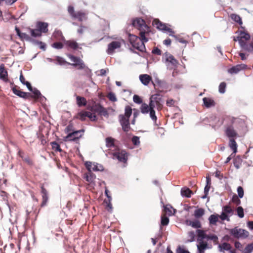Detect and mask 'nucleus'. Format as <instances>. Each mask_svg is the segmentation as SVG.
I'll list each match as a JSON object with an SVG mask.
<instances>
[{"instance_id":"obj_1","label":"nucleus","mask_w":253,"mask_h":253,"mask_svg":"<svg viewBox=\"0 0 253 253\" xmlns=\"http://www.w3.org/2000/svg\"><path fill=\"white\" fill-rule=\"evenodd\" d=\"M132 24L139 31L140 37L129 34V42L133 47L141 52H144L146 50L144 43L148 41V37L151 32L150 28L146 24L145 20L141 18L133 19Z\"/></svg>"},{"instance_id":"obj_2","label":"nucleus","mask_w":253,"mask_h":253,"mask_svg":"<svg viewBox=\"0 0 253 253\" xmlns=\"http://www.w3.org/2000/svg\"><path fill=\"white\" fill-rule=\"evenodd\" d=\"M67 56L71 61L73 62V63L68 62L62 57L58 56L55 57V61L57 62V63L60 65H64L65 64L70 65L76 67L78 70H82L86 68L85 64L80 57L74 56L71 54H68Z\"/></svg>"},{"instance_id":"obj_3","label":"nucleus","mask_w":253,"mask_h":253,"mask_svg":"<svg viewBox=\"0 0 253 253\" xmlns=\"http://www.w3.org/2000/svg\"><path fill=\"white\" fill-rule=\"evenodd\" d=\"M132 114L131 108L127 105L125 107V115L119 116V122L122 127V129L125 132H127L130 129L129 118Z\"/></svg>"},{"instance_id":"obj_4","label":"nucleus","mask_w":253,"mask_h":253,"mask_svg":"<svg viewBox=\"0 0 253 253\" xmlns=\"http://www.w3.org/2000/svg\"><path fill=\"white\" fill-rule=\"evenodd\" d=\"M163 99L162 96L159 93L152 95L150 98L149 103L154 109L156 108L158 111H160L163 107Z\"/></svg>"},{"instance_id":"obj_5","label":"nucleus","mask_w":253,"mask_h":253,"mask_svg":"<svg viewBox=\"0 0 253 253\" xmlns=\"http://www.w3.org/2000/svg\"><path fill=\"white\" fill-rule=\"evenodd\" d=\"M140 110L142 114H145L149 113L150 117L151 119L156 123L157 120V117L155 114V111L153 109L150 103L149 104L146 103H142Z\"/></svg>"},{"instance_id":"obj_6","label":"nucleus","mask_w":253,"mask_h":253,"mask_svg":"<svg viewBox=\"0 0 253 253\" xmlns=\"http://www.w3.org/2000/svg\"><path fill=\"white\" fill-rule=\"evenodd\" d=\"M164 58L168 69L175 70L177 68L178 61L171 54L166 52L165 54Z\"/></svg>"},{"instance_id":"obj_7","label":"nucleus","mask_w":253,"mask_h":253,"mask_svg":"<svg viewBox=\"0 0 253 253\" xmlns=\"http://www.w3.org/2000/svg\"><path fill=\"white\" fill-rule=\"evenodd\" d=\"M234 41H238L241 47L243 50L249 53H253V37L252 41L250 43H247L244 40H242L240 35L234 38Z\"/></svg>"},{"instance_id":"obj_8","label":"nucleus","mask_w":253,"mask_h":253,"mask_svg":"<svg viewBox=\"0 0 253 253\" xmlns=\"http://www.w3.org/2000/svg\"><path fill=\"white\" fill-rule=\"evenodd\" d=\"M229 232L231 236L237 239H245L247 238L249 235L247 231L241 228H239L238 227L229 229Z\"/></svg>"},{"instance_id":"obj_9","label":"nucleus","mask_w":253,"mask_h":253,"mask_svg":"<svg viewBox=\"0 0 253 253\" xmlns=\"http://www.w3.org/2000/svg\"><path fill=\"white\" fill-rule=\"evenodd\" d=\"M113 158L117 159L119 162L124 163H126L127 161L128 154L126 150L117 148L113 153Z\"/></svg>"},{"instance_id":"obj_10","label":"nucleus","mask_w":253,"mask_h":253,"mask_svg":"<svg viewBox=\"0 0 253 253\" xmlns=\"http://www.w3.org/2000/svg\"><path fill=\"white\" fill-rule=\"evenodd\" d=\"M86 117L88 118L91 121H96L97 120V117L95 114L84 110L79 112L75 117L76 119H79L82 121H85Z\"/></svg>"},{"instance_id":"obj_11","label":"nucleus","mask_w":253,"mask_h":253,"mask_svg":"<svg viewBox=\"0 0 253 253\" xmlns=\"http://www.w3.org/2000/svg\"><path fill=\"white\" fill-rule=\"evenodd\" d=\"M84 130L83 129L75 130L74 131L72 132L71 133H69L66 136H65L64 138V140L65 141H76L78 140L80 138H81L83 135V133L84 132Z\"/></svg>"},{"instance_id":"obj_12","label":"nucleus","mask_w":253,"mask_h":253,"mask_svg":"<svg viewBox=\"0 0 253 253\" xmlns=\"http://www.w3.org/2000/svg\"><path fill=\"white\" fill-rule=\"evenodd\" d=\"M152 25L160 30L173 33L171 29L168 27L166 24L162 23L158 19H154L152 22Z\"/></svg>"},{"instance_id":"obj_13","label":"nucleus","mask_w":253,"mask_h":253,"mask_svg":"<svg viewBox=\"0 0 253 253\" xmlns=\"http://www.w3.org/2000/svg\"><path fill=\"white\" fill-rule=\"evenodd\" d=\"M122 43L120 41H115L110 42L108 45V48L106 50L108 54L111 55L114 53L115 50L120 48L121 46Z\"/></svg>"},{"instance_id":"obj_14","label":"nucleus","mask_w":253,"mask_h":253,"mask_svg":"<svg viewBox=\"0 0 253 253\" xmlns=\"http://www.w3.org/2000/svg\"><path fill=\"white\" fill-rule=\"evenodd\" d=\"M90 110L91 112L98 113L99 114L104 116L108 115V112L106 109L100 104L92 106Z\"/></svg>"},{"instance_id":"obj_15","label":"nucleus","mask_w":253,"mask_h":253,"mask_svg":"<svg viewBox=\"0 0 253 253\" xmlns=\"http://www.w3.org/2000/svg\"><path fill=\"white\" fill-rule=\"evenodd\" d=\"M19 87L17 85H14L12 88V90L13 92L16 95L20 97H21L24 99H28L29 98V95H30V93L22 91V90L19 89Z\"/></svg>"},{"instance_id":"obj_16","label":"nucleus","mask_w":253,"mask_h":253,"mask_svg":"<svg viewBox=\"0 0 253 253\" xmlns=\"http://www.w3.org/2000/svg\"><path fill=\"white\" fill-rule=\"evenodd\" d=\"M0 79L5 83L9 81L8 72L3 64H1L0 65Z\"/></svg>"},{"instance_id":"obj_17","label":"nucleus","mask_w":253,"mask_h":253,"mask_svg":"<svg viewBox=\"0 0 253 253\" xmlns=\"http://www.w3.org/2000/svg\"><path fill=\"white\" fill-rule=\"evenodd\" d=\"M247 68V65L246 64H239L236 66H233L232 68L228 69V71L229 73L237 74L242 70L245 69Z\"/></svg>"},{"instance_id":"obj_18","label":"nucleus","mask_w":253,"mask_h":253,"mask_svg":"<svg viewBox=\"0 0 253 253\" xmlns=\"http://www.w3.org/2000/svg\"><path fill=\"white\" fill-rule=\"evenodd\" d=\"M83 178L88 182L89 184H94L95 175L92 172L88 171L84 173Z\"/></svg>"},{"instance_id":"obj_19","label":"nucleus","mask_w":253,"mask_h":253,"mask_svg":"<svg viewBox=\"0 0 253 253\" xmlns=\"http://www.w3.org/2000/svg\"><path fill=\"white\" fill-rule=\"evenodd\" d=\"M41 193L42 194V202L41 204V207H43L46 205V203L48 201V197L47 190L44 188V186L42 185L41 186Z\"/></svg>"},{"instance_id":"obj_20","label":"nucleus","mask_w":253,"mask_h":253,"mask_svg":"<svg viewBox=\"0 0 253 253\" xmlns=\"http://www.w3.org/2000/svg\"><path fill=\"white\" fill-rule=\"evenodd\" d=\"M139 79L145 85H147L152 81V77L147 74L140 75L139 76Z\"/></svg>"},{"instance_id":"obj_21","label":"nucleus","mask_w":253,"mask_h":253,"mask_svg":"<svg viewBox=\"0 0 253 253\" xmlns=\"http://www.w3.org/2000/svg\"><path fill=\"white\" fill-rule=\"evenodd\" d=\"M48 24L42 22H39L37 24V28L40 30L41 32L46 33L48 31Z\"/></svg>"},{"instance_id":"obj_22","label":"nucleus","mask_w":253,"mask_h":253,"mask_svg":"<svg viewBox=\"0 0 253 253\" xmlns=\"http://www.w3.org/2000/svg\"><path fill=\"white\" fill-rule=\"evenodd\" d=\"M85 166L88 170V171L92 172V171L99 170L97 165L90 162H86L85 163Z\"/></svg>"},{"instance_id":"obj_23","label":"nucleus","mask_w":253,"mask_h":253,"mask_svg":"<svg viewBox=\"0 0 253 253\" xmlns=\"http://www.w3.org/2000/svg\"><path fill=\"white\" fill-rule=\"evenodd\" d=\"M226 134L227 136L230 138H233L237 135V132L234 130L233 127L231 126H229L226 129Z\"/></svg>"},{"instance_id":"obj_24","label":"nucleus","mask_w":253,"mask_h":253,"mask_svg":"<svg viewBox=\"0 0 253 253\" xmlns=\"http://www.w3.org/2000/svg\"><path fill=\"white\" fill-rule=\"evenodd\" d=\"M203 102H204L205 106L207 108H210L211 107H213V106H214L215 105V103L214 101L210 98L204 97L203 99Z\"/></svg>"},{"instance_id":"obj_25","label":"nucleus","mask_w":253,"mask_h":253,"mask_svg":"<svg viewBox=\"0 0 253 253\" xmlns=\"http://www.w3.org/2000/svg\"><path fill=\"white\" fill-rule=\"evenodd\" d=\"M230 17L231 19L235 21L236 23L238 24L240 26H241V28H243L242 25L243 24V22L241 17L238 14L232 13L230 14Z\"/></svg>"},{"instance_id":"obj_26","label":"nucleus","mask_w":253,"mask_h":253,"mask_svg":"<svg viewBox=\"0 0 253 253\" xmlns=\"http://www.w3.org/2000/svg\"><path fill=\"white\" fill-rule=\"evenodd\" d=\"M73 18L77 19L80 21H83L86 18L85 13L82 11L76 12Z\"/></svg>"},{"instance_id":"obj_27","label":"nucleus","mask_w":253,"mask_h":253,"mask_svg":"<svg viewBox=\"0 0 253 253\" xmlns=\"http://www.w3.org/2000/svg\"><path fill=\"white\" fill-rule=\"evenodd\" d=\"M196 233L197 234L198 241H203L204 239H207L208 235L205 233V231L203 230L197 229L196 230Z\"/></svg>"},{"instance_id":"obj_28","label":"nucleus","mask_w":253,"mask_h":253,"mask_svg":"<svg viewBox=\"0 0 253 253\" xmlns=\"http://www.w3.org/2000/svg\"><path fill=\"white\" fill-rule=\"evenodd\" d=\"M77 104L79 107L84 106L86 105L87 101L86 99L84 97L77 96L76 97Z\"/></svg>"},{"instance_id":"obj_29","label":"nucleus","mask_w":253,"mask_h":253,"mask_svg":"<svg viewBox=\"0 0 253 253\" xmlns=\"http://www.w3.org/2000/svg\"><path fill=\"white\" fill-rule=\"evenodd\" d=\"M192 193V191L188 188H183L181 190V195L187 198H190Z\"/></svg>"},{"instance_id":"obj_30","label":"nucleus","mask_w":253,"mask_h":253,"mask_svg":"<svg viewBox=\"0 0 253 253\" xmlns=\"http://www.w3.org/2000/svg\"><path fill=\"white\" fill-rule=\"evenodd\" d=\"M19 80L22 84L26 85L27 86V88H28V89L30 91L32 90V87L30 83L29 82L25 81V79L24 77L23 76V75H22V72H21V74H20Z\"/></svg>"},{"instance_id":"obj_31","label":"nucleus","mask_w":253,"mask_h":253,"mask_svg":"<svg viewBox=\"0 0 253 253\" xmlns=\"http://www.w3.org/2000/svg\"><path fill=\"white\" fill-rule=\"evenodd\" d=\"M66 45L73 49H77L78 48V43L74 41H68L65 43Z\"/></svg>"},{"instance_id":"obj_32","label":"nucleus","mask_w":253,"mask_h":253,"mask_svg":"<svg viewBox=\"0 0 253 253\" xmlns=\"http://www.w3.org/2000/svg\"><path fill=\"white\" fill-rule=\"evenodd\" d=\"M219 215L217 214H211L209 218V222L211 224L216 225L218 221Z\"/></svg>"},{"instance_id":"obj_33","label":"nucleus","mask_w":253,"mask_h":253,"mask_svg":"<svg viewBox=\"0 0 253 253\" xmlns=\"http://www.w3.org/2000/svg\"><path fill=\"white\" fill-rule=\"evenodd\" d=\"M115 139L111 137H108L105 139L106 146L108 148L115 147Z\"/></svg>"},{"instance_id":"obj_34","label":"nucleus","mask_w":253,"mask_h":253,"mask_svg":"<svg viewBox=\"0 0 253 253\" xmlns=\"http://www.w3.org/2000/svg\"><path fill=\"white\" fill-rule=\"evenodd\" d=\"M33 92V94L30 93V95H29V97L33 98L35 99H38L41 97L42 94L39 90H38L36 88L33 89L31 91Z\"/></svg>"},{"instance_id":"obj_35","label":"nucleus","mask_w":253,"mask_h":253,"mask_svg":"<svg viewBox=\"0 0 253 253\" xmlns=\"http://www.w3.org/2000/svg\"><path fill=\"white\" fill-rule=\"evenodd\" d=\"M229 145L233 153H236L237 151V145L234 139L231 138L230 139Z\"/></svg>"},{"instance_id":"obj_36","label":"nucleus","mask_w":253,"mask_h":253,"mask_svg":"<svg viewBox=\"0 0 253 253\" xmlns=\"http://www.w3.org/2000/svg\"><path fill=\"white\" fill-rule=\"evenodd\" d=\"M220 249L219 250L220 252L223 251H230L231 249V246L230 244L227 243H223L221 245H219L218 246Z\"/></svg>"},{"instance_id":"obj_37","label":"nucleus","mask_w":253,"mask_h":253,"mask_svg":"<svg viewBox=\"0 0 253 253\" xmlns=\"http://www.w3.org/2000/svg\"><path fill=\"white\" fill-rule=\"evenodd\" d=\"M52 37L56 40H61L64 38L62 32L60 30L55 31Z\"/></svg>"},{"instance_id":"obj_38","label":"nucleus","mask_w":253,"mask_h":253,"mask_svg":"<svg viewBox=\"0 0 253 253\" xmlns=\"http://www.w3.org/2000/svg\"><path fill=\"white\" fill-rule=\"evenodd\" d=\"M242 163V160L239 156H237L233 160L234 166L237 169L241 167Z\"/></svg>"},{"instance_id":"obj_39","label":"nucleus","mask_w":253,"mask_h":253,"mask_svg":"<svg viewBox=\"0 0 253 253\" xmlns=\"http://www.w3.org/2000/svg\"><path fill=\"white\" fill-rule=\"evenodd\" d=\"M204 213V210L203 209L200 208L195 211L194 215L196 218H198L202 217Z\"/></svg>"},{"instance_id":"obj_40","label":"nucleus","mask_w":253,"mask_h":253,"mask_svg":"<svg viewBox=\"0 0 253 253\" xmlns=\"http://www.w3.org/2000/svg\"><path fill=\"white\" fill-rule=\"evenodd\" d=\"M31 36L33 37H39L42 36V33L38 28L36 29H30Z\"/></svg>"},{"instance_id":"obj_41","label":"nucleus","mask_w":253,"mask_h":253,"mask_svg":"<svg viewBox=\"0 0 253 253\" xmlns=\"http://www.w3.org/2000/svg\"><path fill=\"white\" fill-rule=\"evenodd\" d=\"M240 35L241 37L242 40H244L245 42L250 39V35L246 32L241 31L240 32Z\"/></svg>"},{"instance_id":"obj_42","label":"nucleus","mask_w":253,"mask_h":253,"mask_svg":"<svg viewBox=\"0 0 253 253\" xmlns=\"http://www.w3.org/2000/svg\"><path fill=\"white\" fill-rule=\"evenodd\" d=\"M50 144L53 150L58 152H61L62 149L60 148V145L56 141L51 142Z\"/></svg>"},{"instance_id":"obj_43","label":"nucleus","mask_w":253,"mask_h":253,"mask_svg":"<svg viewBox=\"0 0 253 253\" xmlns=\"http://www.w3.org/2000/svg\"><path fill=\"white\" fill-rule=\"evenodd\" d=\"M172 210H175L169 205H167L165 206L164 211L166 213H168L169 215H171L172 214Z\"/></svg>"},{"instance_id":"obj_44","label":"nucleus","mask_w":253,"mask_h":253,"mask_svg":"<svg viewBox=\"0 0 253 253\" xmlns=\"http://www.w3.org/2000/svg\"><path fill=\"white\" fill-rule=\"evenodd\" d=\"M199 244L198 245V250H205L207 247V243L206 242H204L203 241H199Z\"/></svg>"},{"instance_id":"obj_45","label":"nucleus","mask_w":253,"mask_h":253,"mask_svg":"<svg viewBox=\"0 0 253 253\" xmlns=\"http://www.w3.org/2000/svg\"><path fill=\"white\" fill-rule=\"evenodd\" d=\"M189 225L191 226L193 228H199L201 227V224L198 220L194 221H190Z\"/></svg>"},{"instance_id":"obj_46","label":"nucleus","mask_w":253,"mask_h":253,"mask_svg":"<svg viewBox=\"0 0 253 253\" xmlns=\"http://www.w3.org/2000/svg\"><path fill=\"white\" fill-rule=\"evenodd\" d=\"M223 211L226 213V214H230L232 215L233 212V210L229 206H225L223 208Z\"/></svg>"},{"instance_id":"obj_47","label":"nucleus","mask_w":253,"mask_h":253,"mask_svg":"<svg viewBox=\"0 0 253 253\" xmlns=\"http://www.w3.org/2000/svg\"><path fill=\"white\" fill-rule=\"evenodd\" d=\"M107 97L112 102H115L117 100L115 93L112 92H109L107 94Z\"/></svg>"},{"instance_id":"obj_48","label":"nucleus","mask_w":253,"mask_h":253,"mask_svg":"<svg viewBox=\"0 0 253 253\" xmlns=\"http://www.w3.org/2000/svg\"><path fill=\"white\" fill-rule=\"evenodd\" d=\"M169 222V219L168 217L163 215L161 217V224L163 226H166Z\"/></svg>"},{"instance_id":"obj_49","label":"nucleus","mask_w":253,"mask_h":253,"mask_svg":"<svg viewBox=\"0 0 253 253\" xmlns=\"http://www.w3.org/2000/svg\"><path fill=\"white\" fill-rule=\"evenodd\" d=\"M237 215L240 218H243L244 216V209L242 207H238L237 208Z\"/></svg>"},{"instance_id":"obj_50","label":"nucleus","mask_w":253,"mask_h":253,"mask_svg":"<svg viewBox=\"0 0 253 253\" xmlns=\"http://www.w3.org/2000/svg\"><path fill=\"white\" fill-rule=\"evenodd\" d=\"M226 84L225 82H222L219 85V91L221 93H223L225 91Z\"/></svg>"},{"instance_id":"obj_51","label":"nucleus","mask_w":253,"mask_h":253,"mask_svg":"<svg viewBox=\"0 0 253 253\" xmlns=\"http://www.w3.org/2000/svg\"><path fill=\"white\" fill-rule=\"evenodd\" d=\"M133 101L137 104H141L143 103L142 99L140 98L139 96L138 95H134L133 97Z\"/></svg>"},{"instance_id":"obj_52","label":"nucleus","mask_w":253,"mask_h":253,"mask_svg":"<svg viewBox=\"0 0 253 253\" xmlns=\"http://www.w3.org/2000/svg\"><path fill=\"white\" fill-rule=\"evenodd\" d=\"M74 131L73 126L72 124H69L65 129V132L68 134Z\"/></svg>"},{"instance_id":"obj_53","label":"nucleus","mask_w":253,"mask_h":253,"mask_svg":"<svg viewBox=\"0 0 253 253\" xmlns=\"http://www.w3.org/2000/svg\"><path fill=\"white\" fill-rule=\"evenodd\" d=\"M21 35V37H20L21 40H26L27 41H30L31 40V37L27 34L22 33Z\"/></svg>"},{"instance_id":"obj_54","label":"nucleus","mask_w":253,"mask_h":253,"mask_svg":"<svg viewBox=\"0 0 253 253\" xmlns=\"http://www.w3.org/2000/svg\"><path fill=\"white\" fill-rule=\"evenodd\" d=\"M188 237L189 238V241L190 242H193L195 239V233L194 231H191L188 232Z\"/></svg>"},{"instance_id":"obj_55","label":"nucleus","mask_w":253,"mask_h":253,"mask_svg":"<svg viewBox=\"0 0 253 253\" xmlns=\"http://www.w3.org/2000/svg\"><path fill=\"white\" fill-rule=\"evenodd\" d=\"M207 239L212 240L214 243H217L218 242V238L215 235H208Z\"/></svg>"},{"instance_id":"obj_56","label":"nucleus","mask_w":253,"mask_h":253,"mask_svg":"<svg viewBox=\"0 0 253 253\" xmlns=\"http://www.w3.org/2000/svg\"><path fill=\"white\" fill-rule=\"evenodd\" d=\"M232 201L236 205H239L241 204V201L239 199V197H238L236 195H235L232 197Z\"/></svg>"},{"instance_id":"obj_57","label":"nucleus","mask_w":253,"mask_h":253,"mask_svg":"<svg viewBox=\"0 0 253 253\" xmlns=\"http://www.w3.org/2000/svg\"><path fill=\"white\" fill-rule=\"evenodd\" d=\"M52 46L56 49H61L63 47V44L61 42H56L52 44Z\"/></svg>"},{"instance_id":"obj_58","label":"nucleus","mask_w":253,"mask_h":253,"mask_svg":"<svg viewBox=\"0 0 253 253\" xmlns=\"http://www.w3.org/2000/svg\"><path fill=\"white\" fill-rule=\"evenodd\" d=\"M219 218H220L222 220H230V218H229L227 214H226V213L224 212V211H222L221 214L220 215H219Z\"/></svg>"},{"instance_id":"obj_59","label":"nucleus","mask_w":253,"mask_h":253,"mask_svg":"<svg viewBox=\"0 0 253 253\" xmlns=\"http://www.w3.org/2000/svg\"><path fill=\"white\" fill-rule=\"evenodd\" d=\"M210 188H211L210 185H206V186L204 188L205 195L202 197L203 199H205L207 197V195H208Z\"/></svg>"},{"instance_id":"obj_60","label":"nucleus","mask_w":253,"mask_h":253,"mask_svg":"<svg viewBox=\"0 0 253 253\" xmlns=\"http://www.w3.org/2000/svg\"><path fill=\"white\" fill-rule=\"evenodd\" d=\"M237 192L238 194V196L239 198H242L244 196V190L243 188L241 186H239L237 188Z\"/></svg>"},{"instance_id":"obj_61","label":"nucleus","mask_w":253,"mask_h":253,"mask_svg":"<svg viewBox=\"0 0 253 253\" xmlns=\"http://www.w3.org/2000/svg\"><path fill=\"white\" fill-rule=\"evenodd\" d=\"M175 103V101L173 99H169L167 100L166 105L167 106L172 107L174 105Z\"/></svg>"},{"instance_id":"obj_62","label":"nucleus","mask_w":253,"mask_h":253,"mask_svg":"<svg viewBox=\"0 0 253 253\" xmlns=\"http://www.w3.org/2000/svg\"><path fill=\"white\" fill-rule=\"evenodd\" d=\"M132 142L134 145H138L140 144L139 138L138 137L134 136L132 138Z\"/></svg>"},{"instance_id":"obj_63","label":"nucleus","mask_w":253,"mask_h":253,"mask_svg":"<svg viewBox=\"0 0 253 253\" xmlns=\"http://www.w3.org/2000/svg\"><path fill=\"white\" fill-rule=\"evenodd\" d=\"M68 11L69 13L72 16V17L74 16V15L76 13V12H75V11H74V7L71 5H70L68 6Z\"/></svg>"},{"instance_id":"obj_64","label":"nucleus","mask_w":253,"mask_h":253,"mask_svg":"<svg viewBox=\"0 0 253 253\" xmlns=\"http://www.w3.org/2000/svg\"><path fill=\"white\" fill-rule=\"evenodd\" d=\"M245 250H246L248 253H251L253 250V243L248 244Z\"/></svg>"}]
</instances>
